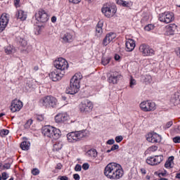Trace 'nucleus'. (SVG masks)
<instances>
[{
    "mask_svg": "<svg viewBox=\"0 0 180 180\" xmlns=\"http://www.w3.org/2000/svg\"><path fill=\"white\" fill-rule=\"evenodd\" d=\"M81 79H82V74L81 72L76 73L70 79V87L66 90L67 94L70 95H75L81 88Z\"/></svg>",
    "mask_w": 180,
    "mask_h": 180,
    "instance_id": "f257e3e1",
    "label": "nucleus"
},
{
    "mask_svg": "<svg viewBox=\"0 0 180 180\" xmlns=\"http://www.w3.org/2000/svg\"><path fill=\"white\" fill-rule=\"evenodd\" d=\"M67 140L68 143H77L81 141L85 137V131H75L69 132L67 135Z\"/></svg>",
    "mask_w": 180,
    "mask_h": 180,
    "instance_id": "f03ea898",
    "label": "nucleus"
},
{
    "mask_svg": "<svg viewBox=\"0 0 180 180\" xmlns=\"http://www.w3.org/2000/svg\"><path fill=\"white\" fill-rule=\"evenodd\" d=\"M39 105L45 108H56L57 106V99L53 96H47L39 100Z\"/></svg>",
    "mask_w": 180,
    "mask_h": 180,
    "instance_id": "7ed1b4c3",
    "label": "nucleus"
},
{
    "mask_svg": "<svg viewBox=\"0 0 180 180\" xmlns=\"http://www.w3.org/2000/svg\"><path fill=\"white\" fill-rule=\"evenodd\" d=\"M117 8H116V6L115 5H104L101 8V12L106 18H112L115 16Z\"/></svg>",
    "mask_w": 180,
    "mask_h": 180,
    "instance_id": "20e7f679",
    "label": "nucleus"
},
{
    "mask_svg": "<svg viewBox=\"0 0 180 180\" xmlns=\"http://www.w3.org/2000/svg\"><path fill=\"white\" fill-rule=\"evenodd\" d=\"M158 19L160 22L162 23H171V22H174V19H175L174 13L170 11H165L159 14Z\"/></svg>",
    "mask_w": 180,
    "mask_h": 180,
    "instance_id": "39448f33",
    "label": "nucleus"
},
{
    "mask_svg": "<svg viewBox=\"0 0 180 180\" xmlns=\"http://www.w3.org/2000/svg\"><path fill=\"white\" fill-rule=\"evenodd\" d=\"M122 78V74L119 72H111L107 75V81L109 84L116 85L120 79Z\"/></svg>",
    "mask_w": 180,
    "mask_h": 180,
    "instance_id": "423d86ee",
    "label": "nucleus"
},
{
    "mask_svg": "<svg viewBox=\"0 0 180 180\" xmlns=\"http://www.w3.org/2000/svg\"><path fill=\"white\" fill-rule=\"evenodd\" d=\"M140 108L143 112H153L157 109V105L151 101H145L140 103Z\"/></svg>",
    "mask_w": 180,
    "mask_h": 180,
    "instance_id": "0eeeda50",
    "label": "nucleus"
},
{
    "mask_svg": "<svg viewBox=\"0 0 180 180\" xmlns=\"http://www.w3.org/2000/svg\"><path fill=\"white\" fill-rule=\"evenodd\" d=\"M53 65L56 70H59L60 71H65V70H68V62L63 58H58L55 60L53 62Z\"/></svg>",
    "mask_w": 180,
    "mask_h": 180,
    "instance_id": "6e6552de",
    "label": "nucleus"
},
{
    "mask_svg": "<svg viewBox=\"0 0 180 180\" xmlns=\"http://www.w3.org/2000/svg\"><path fill=\"white\" fill-rule=\"evenodd\" d=\"M79 108L80 112L82 113H88L89 112H91L92 109H94V105L92 104V102L89 101V100H86L79 104Z\"/></svg>",
    "mask_w": 180,
    "mask_h": 180,
    "instance_id": "1a4fd4ad",
    "label": "nucleus"
},
{
    "mask_svg": "<svg viewBox=\"0 0 180 180\" xmlns=\"http://www.w3.org/2000/svg\"><path fill=\"white\" fill-rule=\"evenodd\" d=\"M123 174H124V172H123V168H122V165L117 163V165H115V167L114 169V171L112 172V174L111 175V178L110 179H112V180L120 179V178L123 176Z\"/></svg>",
    "mask_w": 180,
    "mask_h": 180,
    "instance_id": "9d476101",
    "label": "nucleus"
},
{
    "mask_svg": "<svg viewBox=\"0 0 180 180\" xmlns=\"http://www.w3.org/2000/svg\"><path fill=\"white\" fill-rule=\"evenodd\" d=\"M139 51L142 53L143 57L148 56H154V49L150 47V46L143 44L139 46Z\"/></svg>",
    "mask_w": 180,
    "mask_h": 180,
    "instance_id": "9b49d317",
    "label": "nucleus"
},
{
    "mask_svg": "<svg viewBox=\"0 0 180 180\" xmlns=\"http://www.w3.org/2000/svg\"><path fill=\"white\" fill-rule=\"evenodd\" d=\"M75 34L74 33V31H70L62 34L60 36L62 43H63L64 44H67V43H72L75 37Z\"/></svg>",
    "mask_w": 180,
    "mask_h": 180,
    "instance_id": "f8f14e48",
    "label": "nucleus"
},
{
    "mask_svg": "<svg viewBox=\"0 0 180 180\" xmlns=\"http://www.w3.org/2000/svg\"><path fill=\"white\" fill-rule=\"evenodd\" d=\"M35 18L37 22L46 23L49 20V15L44 10H39L35 13Z\"/></svg>",
    "mask_w": 180,
    "mask_h": 180,
    "instance_id": "ddd939ff",
    "label": "nucleus"
},
{
    "mask_svg": "<svg viewBox=\"0 0 180 180\" xmlns=\"http://www.w3.org/2000/svg\"><path fill=\"white\" fill-rule=\"evenodd\" d=\"M146 140L153 143H161L162 137L161 135L155 132H150L146 135Z\"/></svg>",
    "mask_w": 180,
    "mask_h": 180,
    "instance_id": "4468645a",
    "label": "nucleus"
},
{
    "mask_svg": "<svg viewBox=\"0 0 180 180\" xmlns=\"http://www.w3.org/2000/svg\"><path fill=\"white\" fill-rule=\"evenodd\" d=\"M164 161V156L162 155H155L154 157H148L146 159V162L148 165H158Z\"/></svg>",
    "mask_w": 180,
    "mask_h": 180,
    "instance_id": "2eb2a0df",
    "label": "nucleus"
},
{
    "mask_svg": "<svg viewBox=\"0 0 180 180\" xmlns=\"http://www.w3.org/2000/svg\"><path fill=\"white\" fill-rule=\"evenodd\" d=\"M116 162H110L108 165L105 166L104 169V175L108 179H110L112 175H113V171H115V168L116 167Z\"/></svg>",
    "mask_w": 180,
    "mask_h": 180,
    "instance_id": "dca6fc26",
    "label": "nucleus"
},
{
    "mask_svg": "<svg viewBox=\"0 0 180 180\" xmlns=\"http://www.w3.org/2000/svg\"><path fill=\"white\" fill-rule=\"evenodd\" d=\"M9 23V14L4 13L0 18V33L4 32Z\"/></svg>",
    "mask_w": 180,
    "mask_h": 180,
    "instance_id": "f3484780",
    "label": "nucleus"
},
{
    "mask_svg": "<svg viewBox=\"0 0 180 180\" xmlns=\"http://www.w3.org/2000/svg\"><path fill=\"white\" fill-rule=\"evenodd\" d=\"M23 108V103L20 100L15 99L11 102L10 109L13 113L19 112Z\"/></svg>",
    "mask_w": 180,
    "mask_h": 180,
    "instance_id": "a211bd4d",
    "label": "nucleus"
},
{
    "mask_svg": "<svg viewBox=\"0 0 180 180\" xmlns=\"http://www.w3.org/2000/svg\"><path fill=\"white\" fill-rule=\"evenodd\" d=\"M49 77L53 82H57V81H60L63 77H64V73H62L60 70L56 69L51 72Z\"/></svg>",
    "mask_w": 180,
    "mask_h": 180,
    "instance_id": "6ab92c4d",
    "label": "nucleus"
},
{
    "mask_svg": "<svg viewBox=\"0 0 180 180\" xmlns=\"http://www.w3.org/2000/svg\"><path fill=\"white\" fill-rule=\"evenodd\" d=\"M68 120V115L66 112H59L55 116L56 123H64Z\"/></svg>",
    "mask_w": 180,
    "mask_h": 180,
    "instance_id": "aec40b11",
    "label": "nucleus"
},
{
    "mask_svg": "<svg viewBox=\"0 0 180 180\" xmlns=\"http://www.w3.org/2000/svg\"><path fill=\"white\" fill-rule=\"evenodd\" d=\"M116 39V34L113 32H110L106 34L105 37L103 40V46H108V44H110V43H112L113 40Z\"/></svg>",
    "mask_w": 180,
    "mask_h": 180,
    "instance_id": "412c9836",
    "label": "nucleus"
},
{
    "mask_svg": "<svg viewBox=\"0 0 180 180\" xmlns=\"http://www.w3.org/2000/svg\"><path fill=\"white\" fill-rule=\"evenodd\" d=\"M125 46L127 51H133L136 47V41L131 39H127Z\"/></svg>",
    "mask_w": 180,
    "mask_h": 180,
    "instance_id": "4be33fe9",
    "label": "nucleus"
},
{
    "mask_svg": "<svg viewBox=\"0 0 180 180\" xmlns=\"http://www.w3.org/2000/svg\"><path fill=\"white\" fill-rule=\"evenodd\" d=\"M170 102L174 105H179L180 103V91H177L172 96Z\"/></svg>",
    "mask_w": 180,
    "mask_h": 180,
    "instance_id": "5701e85b",
    "label": "nucleus"
},
{
    "mask_svg": "<svg viewBox=\"0 0 180 180\" xmlns=\"http://www.w3.org/2000/svg\"><path fill=\"white\" fill-rule=\"evenodd\" d=\"M51 133H53V127L52 126H46L44 127L42 130V134L46 137H49V139H51Z\"/></svg>",
    "mask_w": 180,
    "mask_h": 180,
    "instance_id": "b1692460",
    "label": "nucleus"
},
{
    "mask_svg": "<svg viewBox=\"0 0 180 180\" xmlns=\"http://www.w3.org/2000/svg\"><path fill=\"white\" fill-rule=\"evenodd\" d=\"M15 16L17 19H20V20H26L27 13L22 10H18L15 13Z\"/></svg>",
    "mask_w": 180,
    "mask_h": 180,
    "instance_id": "393cba45",
    "label": "nucleus"
},
{
    "mask_svg": "<svg viewBox=\"0 0 180 180\" xmlns=\"http://www.w3.org/2000/svg\"><path fill=\"white\" fill-rule=\"evenodd\" d=\"M176 25H170L167 27L166 28V33L168 34V36H172L174 35V33H175V31L176 30Z\"/></svg>",
    "mask_w": 180,
    "mask_h": 180,
    "instance_id": "a878e982",
    "label": "nucleus"
},
{
    "mask_svg": "<svg viewBox=\"0 0 180 180\" xmlns=\"http://www.w3.org/2000/svg\"><path fill=\"white\" fill-rule=\"evenodd\" d=\"M61 136V131L60 129L53 127L51 139H59Z\"/></svg>",
    "mask_w": 180,
    "mask_h": 180,
    "instance_id": "bb28decb",
    "label": "nucleus"
},
{
    "mask_svg": "<svg viewBox=\"0 0 180 180\" xmlns=\"http://www.w3.org/2000/svg\"><path fill=\"white\" fill-rule=\"evenodd\" d=\"M175 158L174 156H170L165 164V167L170 169V168H174V160Z\"/></svg>",
    "mask_w": 180,
    "mask_h": 180,
    "instance_id": "cd10ccee",
    "label": "nucleus"
},
{
    "mask_svg": "<svg viewBox=\"0 0 180 180\" xmlns=\"http://www.w3.org/2000/svg\"><path fill=\"white\" fill-rule=\"evenodd\" d=\"M116 2L117 4V5H120V6H124V8H130V6H133V3H131V1L117 0Z\"/></svg>",
    "mask_w": 180,
    "mask_h": 180,
    "instance_id": "c85d7f7f",
    "label": "nucleus"
},
{
    "mask_svg": "<svg viewBox=\"0 0 180 180\" xmlns=\"http://www.w3.org/2000/svg\"><path fill=\"white\" fill-rule=\"evenodd\" d=\"M102 27H103V22L101 21L98 22L96 27V33L98 36H101L103 33Z\"/></svg>",
    "mask_w": 180,
    "mask_h": 180,
    "instance_id": "c756f323",
    "label": "nucleus"
},
{
    "mask_svg": "<svg viewBox=\"0 0 180 180\" xmlns=\"http://www.w3.org/2000/svg\"><path fill=\"white\" fill-rule=\"evenodd\" d=\"M86 155L91 158H96L98 152L95 149H91L86 152Z\"/></svg>",
    "mask_w": 180,
    "mask_h": 180,
    "instance_id": "7c9ffc66",
    "label": "nucleus"
},
{
    "mask_svg": "<svg viewBox=\"0 0 180 180\" xmlns=\"http://www.w3.org/2000/svg\"><path fill=\"white\" fill-rule=\"evenodd\" d=\"M63 148V142L58 141L53 145V151H59Z\"/></svg>",
    "mask_w": 180,
    "mask_h": 180,
    "instance_id": "2f4dec72",
    "label": "nucleus"
},
{
    "mask_svg": "<svg viewBox=\"0 0 180 180\" xmlns=\"http://www.w3.org/2000/svg\"><path fill=\"white\" fill-rule=\"evenodd\" d=\"M37 84V81L34 79H30L27 80V85L29 86V88H33L36 86V84Z\"/></svg>",
    "mask_w": 180,
    "mask_h": 180,
    "instance_id": "473e14b6",
    "label": "nucleus"
},
{
    "mask_svg": "<svg viewBox=\"0 0 180 180\" xmlns=\"http://www.w3.org/2000/svg\"><path fill=\"white\" fill-rule=\"evenodd\" d=\"M22 150H29L30 147V143L29 141H22L20 144Z\"/></svg>",
    "mask_w": 180,
    "mask_h": 180,
    "instance_id": "72a5a7b5",
    "label": "nucleus"
},
{
    "mask_svg": "<svg viewBox=\"0 0 180 180\" xmlns=\"http://www.w3.org/2000/svg\"><path fill=\"white\" fill-rule=\"evenodd\" d=\"M4 51L7 54H12V53H14L15 49H13V46L9 45L4 47Z\"/></svg>",
    "mask_w": 180,
    "mask_h": 180,
    "instance_id": "f704fd0d",
    "label": "nucleus"
},
{
    "mask_svg": "<svg viewBox=\"0 0 180 180\" xmlns=\"http://www.w3.org/2000/svg\"><path fill=\"white\" fill-rule=\"evenodd\" d=\"M144 82H146V84H151L153 82V77H151V75H146L144 76Z\"/></svg>",
    "mask_w": 180,
    "mask_h": 180,
    "instance_id": "c9c22d12",
    "label": "nucleus"
},
{
    "mask_svg": "<svg viewBox=\"0 0 180 180\" xmlns=\"http://www.w3.org/2000/svg\"><path fill=\"white\" fill-rule=\"evenodd\" d=\"M19 43L20 44L21 46H22V47H26L27 46V41H26V39H25V38H21L20 37L18 39Z\"/></svg>",
    "mask_w": 180,
    "mask_h": 180,
    "instance_id": "e433bc0d",
    "label": "nucleus"
},
{
    "mask_svg": "<svg viewBox=\"0 0 180 180\" xmlns=\"http://www.w3.org/2000/svg\"><path fill=\"white\" fill-rule=\"evenodd\" d=\"M101 63L103 65H108L109 63H110V58L107 57V58H103Z\"/></svg>",
    "mask_w": 180,
    "mask_h": 180,
    "instance_id": "4c0bfd02",
    "label": "nucleus"
},
{
    "mask_svg": "<svg viewBox=\"0 0 180 180\" xmlns=\"http://www.w3.org/2000/svg\"><path fill=\"white\" fill-rule=\"evenodd\" d=\"M146 32H150L151 30H153L154 29V25L148 24L144 27Z\"/></svg>",
    "mask_w": 180,
    "mask_h": 180,
    "instance_id": "58836bf2",
    "label": "nucleus"
},
{
    "mask_svg": "<svg viewBox=\"0 0 180 180\" xmlns=\"http://www.w3.org/2000/svg\"><path fill=\"white\" fill-rule=\"evenodd\" d=\"M8 134H9V130L8 129H2L0 131V136H1V137H4V136H8Z\"/></svg>",
    "mask_w": 180,
    "mask_h": 180,
    "instance_id": "ea45409f",
    "label": "nucleus"
},
{
    "mask_svg": "<svg viewBox=\"0 0 180 180\" xmlns=\"http://www.w3.org/2000/svg\"><path fill=\"white\" fill-rule=\"evenodd\" d=\"M44 27H43V25L37 26L36 27L35 34H40V33H41V30H43Z\"/></svg>",
    "mask_w": 180,
    "mask_h": 180,
    "instance_id": "a19ab883",
    "label": "nucleus"
},
{
    "mask_svg": "<svg viewBox=\"0 0 180 180\" xmlns=\"http://www.w3.org/2000/svg\"><path fill=\"white\" fill-rule=\"evenodd\" d=\"M172 124H174V122H172V121H169L163 126V129H165V130H167V129H169V127H171Z\"/></svg>",
    "mask_w": 180,
    "mask_h": 180,
    "instance_id": "79ce46f5",
    "label": "nucleus"
},
{
    "mask_svg": "<svg viewBox=\"0 0 180 180\" xmlns=\"http://www.w3.org/2000/svg\"><path fill=\"white\" fill-rule=\"evenodd\" d=\"M148 150L150 153H154V151H157V150H158V146H152L149 147Z\"/></svg>",
    "mask_w": 180,
    "mask_h": 180,
    "instance_id": "37998d69",
    "label": "nucleus"
},
{
    "mask_svg": "<svg viewBox=\"0 0 180 180\" xmlns=\"http://www.w3.org/2000/svg\"><path fill=\"white\" fill-rule=\"evenodd\" d=\"M61 168H63V165L61 163H58L55 167V172H58Z\"/></svg>",
    "mask_w": 180,
    "mask_h": 180,
    "instance_id": "c03bdc74",
    "label": "nucleus"
},
{
    "mask_svg": "<svg viewBox=\"0 0 180 180\" xmlns=\"http://www.w3.org/2000/svg\"><path fill=\"white\" fill-rule=\"evenodd\" d=\"M82 166H81V165L77 164L75 165V171H76L77 172H79L80 171H82Z\"/></svg>",
    "mask_w": 180,
    "mask_h": 180,
    "instance_id": "a18cd8bd",
    "label": "nucleus"
},
{
    "mask_svg": "<svg viewBox=\"0 0 180 180\" xmlns=\"http://www.w3.org/2000/svg\"><path fill=\"white\" fill-rule=\"evenodd\" d=\"M37 120L38 122H43L44 120V115H38L36 116Z\"/></svg>",
    "mask_w": 180,
    "mask_h": 180,
    "instance_id": "49530a36",
    "label": "nucleus"
},
{
    "mask_svg": "<svg viewBox=\"0 0 180 180\" xmlns=\"http://www.w3.org/2000/svg\"><path fill=\"white\" fill-rule=\"evenodd\" d=\"M8 178H9V174H8V173H6V172H3V173L1 174V179H2L3 180H6V179H8Z\"/></svg>",
    "mask_w": 180,
    "mask_h": 180,
    "instance_id": "de8ad7c7",
    "label": "nucleus"
},
{
    "mask_svg": "<svg viewBox=\"0 0 180 180\" xmlns=\"http://www.w3.org/2000/svg\"><path fill=\"white\" fill-rule=\"evenodd\" d=\"M129 84H130V88H134V85H136V79L131 78Z\"/></svg>",
    "mask_w": 180,
    "mask_h": 180,
    "instance_id": "09e8293b",
    "label": "nucleus"
},
{
    "mask_svg": "<svg viewBox=\"0 0 180 180\" xmlns=\"http://www.w3.org/2000/svg\"><path fill=\"white\" fill-rule=\"evenodd\" d=\"M115 141H116V143H121V141H123V136H116Z\"/></svg>",
    "mask_w": 180,
    "mask_h": 180,
    "instance_id": "8fccbe9b",
    "label": "nucleus"
},
{
    "mask_svg": "<svg viewBox=\"0 0 180 180\" xmlns=\"http://www.w3.org/2000/svg\"><path fill=\"white\" fill-rule=\"evenodd\" d=\"M32 175H39V174H40V171L39 169L35 168L32 170Z\"/></svg>",
    "mask_w": 180,
    "mask_h": 180,
    "instance_id": "3c124183",
    "label": "nucleus"
},
{
    "mask_svg": "<svg viewBox=\"0 0 180 180\" xmlns=\"http://www.w3.org/2000/svg\"><path fill=\"white\" fill-rule=\"evenodd\" d=\"M82 167L83 169H84V171H86V169H89V164L84 163Z\"/></svg>",
    "mask_w": 180,
    "mask_h": 180,
    "instance_id": "603ef678",
    "label": "nucleus"
},
{
    "mask_svg": "<svg viewBox=\"0 0 180 180\" xmlns=\"http://www.w3.org/2000/svg\"><path fill=\"white\" fill-rule=\"evenodd\" d=\"M32 124H33V120H29L25 124V127H30V126H32Z\"/></svg>",
    "mask_w": 180,
    "mask_h": 180,
    "instance_id": "864d4df0",
    "label": "nucleus"
},
{
    "mask_svg": "<svg viewBox=\"0 0 180 180\" xmlns=\"http://www.w3.org/2000/svg\"><path fill=\"white\" fill-rule=\"evenodd\" d=\"M111 150H112V151H115V150H119V145H117V144L113 145L111 147Z\"/></svg>",
    "mask_w": 180,
    "mask_h": 180,
    "instance_id": "5fc2aeb1",
    "label": "nucleus"
},
{
    "mask_svg": "<svg viewBox=\"0 0 180 180\" xmlns=\"http://www.w3.org/2000/svg\"><path fill=\"white\" fill-rule=\"evenodd\" d=\"M173 141H174V143H180V137L176 136V137L173 138Z\"/></svg>",
    "mask_w": 180,
    "mask_h": 180,
    "instance_id": "6e6d98bb",
    "label": "nucleus"
},
{
    "mask_svg": "<svg viewBox=\"0 0 180 180\" xmlns=\"http://www.w3.org/2000/svg\"><path fill=\"white\" fill-rule=\"evenodd\" d=\"M107 144H108L109 146H112V144H115V139H109L107 141Z\"/></svg>",
    "mask_w": 180,
    "mask_h": 180,
    "instance_id": "4d7b16f0",
    "label": "nucleus"
},
{
    "mask_svg": "<svg viewBox=\"0 0 180 180\" xmlns=\"http://www.w3.org/2000/svg\"><path fill=\"white\" fill-rule=\"evenodd\" d=\"M9 168H11V164L10 163H6L4 165V169H9Z\"/></svg>",
    "mask_w": 180,
    "mask_h": 180,
    "instance_id": "13d9d810",
    "label": "nucleus"
},
{
    "mask_svg": "<svg viewBox=\"0 0 180 180\" xmlns=\"http://www.w3.org/2000/svg\"><path fill=\"white\" fill-rule=\"evenodd\" d=\"M73 178L75 180H79L80 179L79 174H73Z\"/></svg>",
    "mask_w": 180,
    "mask_h": 180,
    "instance_id": "bf43d9fd",
    "label": "nucleus"
},
{
    "mask_svg": "<svg viewBox=\"0 0 180 180\" xmlns=\"http://www.w3.org/2000/svg\"><path fill=\"white\" fill-rule=\"evenodd\" d=\"M69 2L71 4H79L81 2V0H69Z\"/></svg>",
    "mask_w": 180,
    "mask_h": 180,
    "instance_id": "052dcab7",
    "label": "nucleus"
},
{
    "mask_svg": "<svg viewBox=\"0 0 180 180\" xmlns=\"http://www.w3.org/2000/svg\"><path fill=\"white\" fill-rule=\"evenodd\" d=\"M56 22H57V17L53 16V17L51 18V22H52V23H56Z\"/></svg>",
    "mask_w": 180,
    "mask_h": 180,
    "instance_id": "680f3d73",
    "label": "nucleus"
},
{
    "mask_svg": "<svg viewBox=\"0 0 180 180\" xmlns=\"http://www.w3.org/2000/svg\"><path fill=\"white\" fill-rule=\"evenodd\" d=\"M115 61H119L120 60V56L115 54Z\"/></svg>",
    "mask_w": 180,
    "mask_h": 180,
    "instance_id": "e2e57ef3",
    "label": "nucleus"
},
{
    "mask_svg": "<svg viewBox=\"0 0 180 180\" xmlns=\"http://www.w3.org/2000/svg\"><path fill=\"white\" fill-rule=\"evenodd\" d=\"M141 174H143V175H146L147 174V171L146 170V169H141Z\"/></svg>",
    "mask_w": 180,
    "mask_h": 180,
    "instance_id": "0e129e2a",
    "label": "nucleus"
},
{
    "mask_svg": "<svg viewBox=\"0 0 180 180\" xmlns=\"http://www.w3.org/2000/svg\"><path fill=\"white\" fill-rule=\"evenodd\" d=\"M174 131L176 133H179L180 132V126H177L176 128H174Z\"/></svg>",
    "mask_w": 180,
    "mask_h": 180,
    "instance_id": "69168bd1",
    "label": "nucleus"
},
{
    "mask_svg": "<svg viewBox=\"0 0 180 180\" xmlns=\"http://www.w3.org/2000/svg\"><path fill=\"white\" fill-rule=\"evenodd\" d=\"M60 180H68V177L67 176H62L60 178Z\"/></svg>",
    "mask_w": 180,
    "mask_h": 180,
    "instance_id": "338daca9",
    "label": "nucleus"
},
{
    "mask_svg": "<svg viewBox=\"0 0 180 180\" xmlns=\"http://www.w3.org/2000/svg\"><path fill=\"white\" fill-rule=\"evenodd\" d=\"M19 2H20V0H15L14 4L15 6H19Z\"/></svg>",
    "mask_w": 180,
    "mask_h": 180,
    "instance_id": "774afa93",
    "label": "nucleus"
}]
</instances>
